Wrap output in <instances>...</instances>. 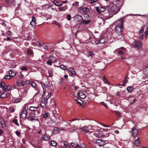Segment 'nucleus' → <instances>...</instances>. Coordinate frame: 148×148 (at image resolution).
<instances>
[{
    "mask_svg": "<svg viewBox=\"0 0 148 148\" xmlns=\"http://www.w3.org/2000/svg\"><path fill=\"white\" fill-rule=\"evenodd\" d=\"M16 83L17 86L19 87H21L22 86H23L24 85V84L22 82L17 81Z\"/></svg>",
    "mask_w": 148,
    "mask_h": 148,
    "instance_id": "7c9ffc66",
    "label": "nucleus"
},
{
    "mask_svg": "<svg viewBox=\"0 0 148 148\" xmlns=\"http://www.w3.org/2000/svg\"><path fill=\"white\" fill-rule=\"evenodd\" d=\"M48 73L49 77H52L53 76V71L52 69H50L48 71Z\"/></svg>",
    "mask_w": 148,
    "mask_h": 148,
    "instance_id": "f704fd0d",
    "label": "nucleus"
},
{
    "mask_svg": "<svg viewBox=\"0 0 148 148\" xmlns=\"http://www.w3.org/2000/svg\"><path fill=\"white\" fill-rule=\"evenodd\" d=\"M9 73L11 77L14 76L16 74V72L11 70L9 71Z\"/></svg>",
    "mask_w": 148,
    "mask_h": 148,
    "instance_id": "cd10ccee",
    "label": "nucleus"
},
{
    "mask_svg": "<svg viewBox=\"0 0 148 148\" xmlns=\"http://www.w3.org/2000/svg\"><path fill=\"white\" fill-rule=\"evenodd\" d=\"M98 14L99 15H101L102 12H103L105 10L104 8L100 7V8L96 7L95 8Z\"/></svg>",
    "mask_w": 148,
    "mask_h": 148,
    "instance_id": "1a4fd4ad",
    "label": "nucleus"
},
{
    "mask_svg": "<svg viewBox=\"0 0 148 148\" xmlns=\"http://www.w3.org/2000/svg\"><path fill=\"white\" fill-rule=\"evenodd\" d=\"M87 54L88 55L90 56H92L94 55V53L90 51H87Z\"/></svg>",
    "mask_w": 148,
    "mask_h": 148,
    "instance_id": "c9c22d12",
    "label": "nucleus"
},
{
    "mask_svg": "<svg viewBox=\"0 0 148 148\" xmlns=\"http://www.w3.org/2000/svg\"><path fill=\"white\" fill-rule=\"evenodd\" d=\"M74 19L77 21H79L82 20V17L79 15H76L74 17Z\"/></svg>",
    "mask_w": 148,
    "mask_h": 148,
    "instance_id": "412c9836",
    "label": "nucleus"
},
{
    "mask_svg": "<svg viewBox=\"0 0 148 148\" xmlns=\"http://www.w3.org/2000/svg\"><path fill=\"white\" fill-rule=\"evenodd\" d=\"M75 100L76 101L77 103L80 105H81L83 103L82 100L79 98H77L76 99H75Z\"/></svg>",
    "mask_w": 148,
    "mask_h": 148,
    "instance_id": "b1692460",
    "label": "nucleus"
},
{
    "mask_svg": "<svg viewBox=\"0 0 148 148\" xmlns=\"http://www.w3.org/2000/svg\"><path fill=\"white\" fill-rule=\"evenodd\" d=\"M27 112L25 108H23V110L22 112L21 113L20 117L21 118L24 119L27 116Z\"/></svg>",
    "mask_w": 148,
    "mask_h": 148,
    "instance_id": "9b49d317",
    "label": "nucleus"
},
{
    "mask_svg": "<svg viewBox=\"0 0 148 148\" xmlns=\"http://www.w3.org/2000/svg\"><path fill=\"white\" fill-rule=\"evenodd\" d=\"M125 51L126 49L125 48L123 47H121L120 49H119L116 50H115V51H118V53L119 54H122Z\"/></svg>",
    "mask_w": 148,
    "mask_h": 148,
    "instance_id": "a211bd4d",
    "label": "nucleus"
},
{
    "mask_svg": "<svg viewBox=\"0 0 148 148\" xmlns=\"http://www.w3.org/2000/svg\"><path fill=\"white\" fill-rule=\"evenodd\" d=\"M48 116V114L47 113H44L43 115V117L44 118H46Z\"/></svg>",
    "mask_w": 148,
    "mask_h": 148,
    "instance_id": "052dcab7",
    "label": "nucleus"
},
{
    "mask_svg": "<svg viewBox=\"0 0 148 148\" xmlns=\"http://www.w3.org/2000/svg\"><path fill=\"white\" fill-rule=\"evenodd\" d=\"M115 114L118 117H120L121 116V114L119 112H118L117 111H115Z\"/></svg>",
    "mask_w": 148,
    "mask_h": 148,
    "instance_id": "49530a36",
    "label": "nucleus"
},
{
    "mask_svg": "<svg viewBox=\"0 0 148 148\" xmlns=\"http://www.w3.org/2000/svg\"><path fill=\"white\" fill-rule=\"evenodd\" d=\"M90 22V20H87L85 21H83L81 22V23H84L86 24L89 23Z\"/></svg>",
    "mask_w": 148,
    "mask_h": 148,
    "instance_id": "37998d69",
    "label": "nucleus"
},
{
    "mask_svg": "<svg viewBox=\"0 0 148 148\" xmlns=\"http://www.w3.org/2000/svg\"><path fill=\"white\" fill-rule=\"evenodd\" d=\"M21 99L20 98H17L15 99V102L16 103H18L19 102L21 101Z\"/></svg>",
    "mask_w": 148,
    "mask_h": 148,
    "instance_id": "de8ad7c7",
    "label": "nucleus"
},
{
    "mask_svg": "<svg viewBox=\"0 0 148 148\" xmlns=\"http://www.w3.org/2000/svg\"><path fill=\"white\" fill-rule=\"evenodd\" d=\"M108 8V13L110 15H112V16L113 15L116 14L118 12L116 6L113 3H110Z\"/></svg>",
    "mask_w": 148,
    "mask_h": 148,
    "instance_id": "f03ea898",
    "label": "nucleus"
},
{
    "mask_svg": "<svg viewBox=\"0 0 148 148\" xmlns=\"http://www.w3.org/2000/svg\"><path fill=\"white\" fill-rule=\"evenodd\" d=\"M124 19V17H123L117 21L118 24L115 27V30L119 36V37H117L118 38H121L122 37V29L123 28V20Z\"/></svg>",
    "mask_w": 148,
    "mask_h": 148,
    "instance_id": "f257e3e1",
    "label": "nucleus"
},
{
    "mask_svg": "<svg viewBox=\"0 0 148 148\" xmlns=\"http://www.w3.org/2000/svg\"><path fill=\"white\" fill-rule=\"evenodd\" d=\"M59 131L60 130L59 128L57 127H55L53 129V134H56L58 133Z\"/></svg>",
    "mask_w": 148,
    "mask_h": 148,
    "instance_id": "5701e85b",
    "label": "nucleus"
},
{
    "mask_svg": "<svg viewBox=\"0 0 148 148\" xmlns=\"http://www.w3.org/2000/svg\"><path fill=\"white\" fill-rule=\"evenodd\" d=\"M97 137L99 138L108 137L109 136L108 134H107L106 135L101 134L99 133L97 134Z\"/></svg>",
    "mask_w": 148,
    "mask_h": 148,
    "instance_id": "393cba45",
    "label": "nucleus"
},
{
    "mask_svg": "<svg viewBox=\"0 0 148 148\" xmlns=\"http://www.w3.org/2000/svg\"><path fill=\"white\" fill-rule=\"evenodd\" d=\"M36 19L35 18L34 16H32V21L30 22V24L32 27H34L36 26Z\"/></svg>",
    "mask_w": 148,
    "mask_h": 148,
    "instance_id": "2eb2a0df",
    "label": "nucleus"
},
{
    "mask_svg": "<svg viewBox=\"0 0 148 148\" xmlns=\"http://www.w3.org/2000/svg\"><path fill=\"white\" fill-rule=\"evenodd\" d=\"M34 116L35 114H34L32 113L30 114L29 116L28 117V119L31 121H33V120L38 121V119H36L34 118Z\"/></svg>",
    "mask_w": 148,
    "mask_h": 148,
    "instance_id": "f3484780",
    "label": "nucleus"
},
{
    "mask_svg": "<svg viewBox=\"0 0 148 148\" xmlns=\"http://www.w3.org/2000/svg\"><path fill=\"white\" fill-rule=\"evenodd\" d=\"M51 145L53 146H55L57 145L56 143L54 140L51 141Z\"/></svg>",
    "mask_w": 148,
    "mask_h": 148,
    "instance_id": "4c0bfd02",
    "label": "nucleus"
},
{
    "mask_svg": "<svg viewBox=\"0 0 148 148\" xmlns=\"http://www.w3.org/2000/svg\"><path fill=\"white\" fill-rule=\"evenodd\" d=\"M67 20L69 21H70L71 18V15L70 14H68L67 15Z\"/></svg>",
    "mask_w": 148,
    "mask_h": 148,
    "instance_id": "e2e57ef3",
    "label": "nucleus"
},
{
    "mask_svg": "<svg viewBox=\"0 0 148 148\" xmlns=\"http://www.w3.org/2000/svg\"><path fill=\"white\" fill-rule=\"evenodd\" d=\"M127 82V80L126 79V77L125 78V79L123 81V82L124 83L123 84H120V85H123L124 86V84H125V83H126V82Z\"/></svg>",
    "mask_w": 148,
    "mask_h": 148,
    "instance_id": "6e6d98bb",
    "label": "nucleus"
},
{
    "mask_svg": "<svg viewBox=\"0 0 148 148\" xmlns=\"http://www.w3.org/2000/svg\"><path fill=\"white\" fill-rule=\"evenodd\" d=\"M50 94H51V93L50 92L46 96V100H45L46 101H47V100L50 97H51Z\"/></svg>",
    "mask_w": 148,
    "mask_h": 148,
    "instance_id": "3c124183",
    "label": "nucleus"
},
{
    "mask_svg": "<svg viewBox=\"0 0 148 148\" xmlns=\"http://www.w3.org/2000/svg\"><path fill=\"white\" fill-rule=\"evenodd\" d=\"M77 120H78V119L75 118L73 119L68 121L67 122V123L69 125L71 126V127L69 130V131L70 132H73L77 130L78 129V128L77 127L75 126V125H71V123L72 122Z\"/></svg>",
    "mask_w": 148,
    "mask_h": 148,
    "instance_id": "7ed1b4c3",
    "label": "nucleus"
},
{
    "mask_svg": "<svg viewBox=\"0 0 148 148\" xmlns=\"http://www.w3.org/2000/svg\"><path fill=\"white\" fill-rule=\"evenodd\" d=\"M105 41L104 40V39L103 38H102L99 40H97L95 41V43L97 44H103L105 42Z\"/></svg>",
    "mask_w": 148,
    "mask_h": 148,
    "instance_id": "aec40b11",
    "label": "nucleus"
},
{
    "mask_svg": "<svg viewBox=\"0 0 148 148\" xmlns=\"http://www.w3.org/2000/svg\"><path fill=\"white\" fill-rule=\"evenodd\" d=\"M51 103H53L54 105H56L54 100L53 99H51Z\"/></svg>",
    "mask_w": 148,
    "mask_h": 148,
    "instance_id": "13d9d810",
    "label": "nucleus"
},
{
    "mask_svg": "<svg viewBox=\"0 0 148 148\" xmlns=\"http://www.w3.org/2000/svg\"><path fill=\"white\" fill-rule=\"evenodd\" d=\"M79 4V2H75L73 4V5L75 6H77Z\"/></svg>",
    "mask_w": 148,
    "mask_h": 148,
    "instance_id": "4d7b16f0",
    "label": "nucleus"
},
{
    "mask_svg": "<svg viewBox=\"0 0 148 148\" xmlns=\"http://www.w3.org/2000/svg\"><path fill=\"white\" fill-rule=\"evenodd\" d=\"M7 96V95L6 94L3 93L1 94L0 95V97L1 98H4L6 97Z\"/></svg>",
    "mask_w": 148,
    "mask_h": 148,
    "instance_id": "79ce46f5",
    "label": "nucleus"
},
{
    "mask_svg": "<svg viewBox=\"0 0 148 148\" xmlns=\"http://www.w3.org/2000/svg\"><path fill=\"white\" fill-rule=\"evenodd\" d=\"M53 2L57 6H61L62 5V3H61L60 2H58L56 1H54Z\"/></svg>",
    "mask_w": 148,
    "mask_h": 148,
    "instance_id": "c756f323",
    "label": "nucleus"
},
{
    "mask_svg": "<svg viewBox=\"0 0 148 148\" xmlns=\"http://www.w3.org/2000/svg\"><path fill=\"white\" fill-rule=\"evenodd\" d=\"M12 87L10 85H5V84L2 88V90L3 91L6 92L9 91L10 89H12Z\"/></svg>",
    "mask_w": 148,
    "mask_h": 148,
    "instance_id": "ddd939ff",
    "label": "nucleus"
},
{
    "mask_svg": "<svg viewBox=\"0 0 148 148\" xmlns=\"http://www.w3.org/2000/svg\"><path fill=\"white\" fill-rule=\"evenodd\" d=\"M54 24H55L56 25H57L59 27H61L60 24L58 22H56L55 23H54Z\"/></svg>",
    "mask_w": 148,
    "mask_h": 148,
    "instance_id": "0e129e2a",
    "label": "nucleus"
},
{
    "mask_svg": "<svg viewBox=\"0 0 148 148\" xmlns=\"http://www.w3.org/2000/svg\"><path fill=\"white\" fill-rule=\"evenodd\" d=\"M133 45L134 48H136L138 49H140L142 47V44L141 42L139 41H136L133 42Z\"/></svg>",
    "mask_w": 148,
    "mask_h": 148,
    "instance_id": "0eeeda50",
    "label": "nucleus"
},
{
    "mask_svg": "<svg viewBox=\"0 0 148 148\" xmlns=\"http://www.w3.org/2000/svg\"><path fill=\"white\" fill-rule=\"evenodd\" d=\"M59 10L60 11H64L65 10V9L64 8V7H62L59 8Z\"/></svg>",
    "mask_w": 148,
    "mask_h": 148,
    "instance_id": "09e8293b",
    "label": "nucleus"
},
{
    "mask_svg": "<svg viewBox=\"0 0 148 148\" xmlns=\"http://www.w3.org/2000/svg\"><path fill=\"white\" fill-rule=\"evenodd\" d=\"M48 60L47 62V64L51 66L53 63H55L56 58L53 56H49L48 58Z\"/></svg>",
    "mask_w": 148,
    "mask_h": 148,
    "instance_id": "423d86ee",
    "label": "nucleus"
},
{
    "mask_svg": "<svg viewBox=\"0 0 148 148\" xmlns=\"http://www.w3.org/2000/svg\"><path fill=\"white\" fill-rule=\"evenodd\" d=\"M80 130H83L85 132L91 133L93 130L92 127L90 126H84L81 127L80 128Z\"/></svg>",
    "mask_w": 148,
    "mask_h": 148,
    "instance_id": "20e7f679",
    "label": "nucleus"
},
{
    "mask_svg": "<svg viewBox=\"0 0 148 148\" xmlns=\"http://www.w3.org/2000/svg\"><path fill=\"white\" fill-rule=\"evenodd\" d=\"M31 85L34 88H35L36 86V84L34 82H33L31 83Z\"/></svg>",
    "mask_w": 148,
    "mask_h": 148,
    "instance_id": "603ef678",
    "label": "nucleus"
},
{
    "mask_svg": "<svg viewBox=\"0 0 148 148\" xmlns=\"http://www.w3.org/2000/svg\"><path fill=\"white\" fill-rule=\"evenodd\" d=\"M132 135L133 136V137H136L138 133L137 130L135 127H134L132 128Z\"/></svg>",
    "mask_w": 148,
    "mask_h": 148,
    "instance_id": "dca6fc26",
    "label": "nucleus"
},
{
    "mask_svg": "<svg viewBox=\"0 0 148 148\" xmlns=\"http://www.w3.org/2000/svg\"><path fill=\"white\" fill-rule=\"evenodd\" d=\"M96 143L99 144V145L100 146H102L105 144V143L102 140L100 139H97L96 140Z\"/></svg>",
    "mask_w": 148,
    "mask_h": 148,
    "instance_id": "6ab92c4d",
    "label": "nucleus"
},
{
    "mask_svg": "<svg viewBox=\"0 0 148 148\" xmlns=\"http://www.w3.org/2000/svg\"><path fill=\"white\" fill-rule=\"evenodd\" d=\"M60 67V68L64 70H66L67 69V67L66 66L63 65H61Z\"/></svg>",
    "mask_w": 148,
    "mask_h": 148,
    "instance_id": "58836bf2",
    "label": "nucleus"
},
{
    "mask_svg": "<svg viewBox=\"0 0 148 148\" xmlns=\"http://www.w3.org/2000/svg\"><path fill=\"white\" fill-rule=\"evenodd\" d=\"M21 69L22 70H24V71H26L27 70V68H26V67L25 66H24L22 67Z\"/></svg>",
    "mask_w": 148,
    "mask_h": 148,
    "instance_id": "69168bd1",
    "label": "nucleus"
},
{
    "mask_svg": "<svg viewBox=\"0 0 148 148\" xmlns=\"http://www.w3.org/2000/svg\"><path fill=\"white\" fill-rule=\"evenodd\" d=\"M42 138L43 140H49L50 138V137L47 135L45 134L43 135V136Z\"/></svg>",
    "mask_w": 148,
    "mask_h": 148,
    "instance_id": "a878e982",
    "label": "nucleus"
},
{
    "mask_svg": "<svg viewBox=\"0 0 148 148\" xmlns=\"http://www.w3.org/2000/svg\"><path fill=\"white\" fill-rule=\"evenodd\" d=\"M140 138L138 137L137 139L135 141V145L136 146H138L140 144Z\"/></svg>",
    "mask_w": 148,
    "mask_h": 148,
    "instance_id": "c85d7f7f",
    "label": "nucleus"
},
{
    "mask_svg": "<svg viewBox=\"0 0 148 148\" xmlns=\"http://www.w3.org/2000/svg\"><path fill=\"white\" fill-rule=\"evenodd\" d=\"M7 35L10 36H11L12 35L11 32L10 31H8L7 32Z\"/></svg>",
    "mask_w": 148,
    "mask_h": 148,
    "instance_id": "774afa93",
    "label": "nucleus"
},
{
    "mask_svg": "<svg viewBox=\"0 0 148 148\" xmlns=\"http://www.w3.org/2000/svg\"><path fill=\"white\" fill-rule=\"evenodd\" d=\"M45 101H46L45 100H44L43 101H42L41 103L40 106L43 108H45L46 105Z\"/></svg>",
    "mask_w": 148,
    "mask_h": 148,
    "instance_id": "2f4dec72",
    "label": "nucleus"
},
{
    "mask_svg": "<svg viewBox=\"0 0 148 148\" xmlns=\"http://www.w3.org/2000/svg\"><path fill=\"white\" fill-rule=\"evenodd\" d=\"M108 14H109L108 12L104 13L103 14H102L101 15H100V18L103 19H109L112 16H109Z\"/></svg>",
    "mask_w": 148,
    "mask_h": 148,
    "instance_id": "6e6552de",
    "label": "nucleus"
},
{
    "mask_svg": "<svg viewBox=\"0 0 148 148\" xmlns=\"http://www.w3.org/2000/svg\"><path fill=\"white\" fill-rule=\"evenodd\" d=\"M133 88L130 86H128L127 88V90L129 92H131L133 90Z\"/></svg>",
    "mask_w": 148,
    "mask_h": 148,
    "instance_id": "473e14b6",
    "label": "nucleus"
},
{
    "mask_svg": "<svg viewBox=\"0 0 148 148\" xmlns=\"http://www.w3.org/2000/svg\"><path fill=\"white\" fill-rule=\"evenodd\" d=\"M11 77L10 75H5L4 77V78L5 79H10L11 78Z\"/></svg>",
    "mask_w": 148,
    "mask_h": 148,
    "instance_id": "c03bdc74",
    "label": "nucleus"
},
{
    "mask_svg": "<svg viewBox=\"0 0 148 148\" xmlns=\"http://www.w3.org/2000/svg\"><path fill=\"white\" fill-rule=\"evenodd\" d=\"M19 90L22 92L21 96L22 97H25L28 92V89L27 88H25L24 90L20 89Z\"/></svg>",
    "mask_w": 148,
    "mask_h": 148,
    "instance_id": "f8f14e48",
    "label": "nucleus"
},
{
    "mask_svg": "<svg viewBox=\"0 0 148 148\" xmlns=\"http://www.w3.org/2000/svg\"><path fill=\"white\" fill-rule=\"evenodd\" d=\"M77 94L78 97L82 99H84L86 97L85 92L82 90L78 92Z\"/></svg>",
    "mask_w": 148,
    "mask_h": 148,
    "instance_id": "9d476101",
    "label": "nucleus"
},
{
    "mask_svg": "<svg viewBox=\"0 0 148 148\" xmlns=\"http://www.w3.org/2000/svg\"><path fill=\"white\" fill-rule=\"evenodd\" d=\"M103 81L104 83L105 84H109V82L108 81L107 79L104 76H103Z\"/></svg>",
    "mask_w": 148,
    "mask_h": 148,
    "instance_id": "72a5a7b5",
    "label": "nucleus"
},
{
    "mask_svg": "<svg viewBox=\"0 0 148 148\" xmlns=\"http://www.w3.org/2000/svg\"><path fill=\"white\" fill-rule=\"evenodd\" d=\"M5 83L3 82H0V87L2 88L5 86Z\"/></svg>",
    "mask_w": 148,
    "mask_h": 148,
    "instance_id": "e433bc0d",
    "label": "nucleus"
},
{
    "mask_svg": "<svg viewBox=\"0 0 148 148\" xmlns=\"http://www.w3.org/2000/svg\"><path fill=\"white\" fill-rule=\"evenodd\" d=\"M63 145L64 146V147H65L67 146L68 143L66 142H63Z\"/></svg>",
    "mask_w": 148,
    "mask_h": 148,
    "instance_id": "bf43d9fd",
    "label": "nucleus"
},
{
    "mask_svg": "<svg viewBox=\"0 0 148 148\" xmlns=\"http://www.w3.org/2000/svg\"><path fill=\"white\" fill-rule=\"evenodd\" d=\"M38 107L30 106L29 108V110L31 111H36L38 109Z\"/></svg>",
    "mask_w": 148,
    "mask_h": 148,
    "instance_id": "bb28decb",
    "label": "nucleus"
},
{
    "mask_svg": "<svg viewBox=\"0 0 148 148\" xmlns=\"http://www.w3.org/2000/svg\"><path fill=\"white\" fill-rule=\"evenodd\" d=\"M27 53L29 55H32V51L31 50L27 49Z\"/></svg>",
    "mask_w": 148,
    "mask_h": 148,
    "instance_id": "a19ab883",
    "label": "nucleus"
},
{
    "mask_svg": "<svg viewBox=\"0 0 148 148\" xmlns=\"http://www.w3.org/2000/svg\"><path fill=\"white\" fill-rule=\"evenodd\" d=\"M9 110L11 112H12L14 111V108L12 107H10L9 108Z\"/></svg>",
    "mask_w": 148,
    "mask_h": 148,
    "instance_id": "864d4df0",
    "label": "nucleus"
},
{
    "mask_svg": "<svg viewBox=\"0 0 148 148\" xmlns=\"http://www.w3.org/2000/svg\"><path fill=\"white\" fill-rule=\"evenodd\" d=\"M71 145L72 146L75 147L76 148H78V144H76L74 143H71Z\"/></svg>",
    "mask_w": 148,
    "mask_h": 148,
    "instance_id": "ea45409f",
    "label": "nucleus"
},
{
    "mask_svg": "<svg viewBox=\"0 0 148 148\" xmlns=\"http://www.w3.org/2000/svg\"><path fill=\"white\" fill-rule=\"evenodd\" d=\"M101 104L104 106L106 108H108V106L107 105L103 102H102L101 103Z\"/></svg>",
    "mask_w": 148,
    "mask_h": 148,
    "instance_id": "5fc2aeb1",
    "label": "nucleus"
},
{
    "mask_svg": "<svg viewBox=\"0 0 148 148\" xmlns=\"http://www.w3.org/2000/svg\"><path fill=\"white\" fill-rule=\"evenodd\" d=\"M79 148H85L86 146L84 144H81L79 146Z\"/></svg>",
    "mask_w": 148,
    "mask_h": 148,
    "instance_id": "a18cd8bd",
    "label": "nucleus"
},
{
    "mask_svg": "<svg viewBox=\"0 0 148 148\" xmlns=\"http://www.w3.org/2000/svg\"><path fill=\"white\" fill-rule=\"evenodd\" d=\"M143 33H144V34H145L146 38L148 34V27L147 26H144L142 27L139 32V34H140Z\"/></svg>",
    "mask_w": 148,
    "mask_h": 148,
    "instance_id": "39448f33",
    "label": "nucleus"
},
{
    "mask_svg": "<svg viewBox=\"0 0 148 148\" xmlns=\"http://www.w3.org/2000/svg\"><path fill=\"white\" fill-rule=\"evenodd\" d=\"M143 73L145 75V76L143 77L144 79H146L148 77V67H146L143 70Z\"/></svg>",
    "mask_w": 148,
    "mask_h": 148,
    "instance_id": "4468645a",
    "label": "nucleus"
},
{
    "mask_svg": "<svg viewBox=\"0 0 148 148\" xmlns=\"http://www.w3.org/2000/svg\"><path fill=\"white\" fill-rule=\"evenodd\" d=\"M12 122L16 125H18L19 124L17 122V121L16 119H14L12 121Z\"/></svg>",
    "mask_w": 148,
    "mask_h": 148,
    "instance_id": "8fccbe9b",
    "label": "nucleus"
},
{
    "mask_svg": "<svg viewBox=\"0 0 148 148\" xmlns=\"http://www.w3.org/2000/svg\"><path fill=\"white\" fill-rule=\"evenodd\" d=\"M84 16L85 18H88L89 17L88 15L84 13Z\"/></svg>",
    "mask_w": 148,
    "mask_h": 148,
    "instance_id": "680f3d73",
    "label": "nucleus"
},
{
    "mask_svg": "<svg viewBox=\"0 0 148 148\" xmlns=\"http://www.w3.org/2000/svg\"><path fill=\"white\" fill-rule=\"evenodd\" d=\"M15 133L18 136L19 135H20L21 134L18 131H16L15 132Z\"/></svg>",
    "mask_w": 148,
    "mask_h": 148,
    "instance_id": "338daca9",
    "label": "nucleus"
},
{
    "mask_svg": "<svg viewBox=\"0 0 148 148\" xmlns=\"http://www.w3.org/2000/svg\"><path fill=\"white\" fill-rule=\"evenodd\" d=\"M68 70L73 76H75L76 75L75 72L72 68H69L68 69Z\"/></svg>",
    "mask_w": 148,
    "mask_h": 148,
    "instance_id": "4be33fe9",
    "label": "nucleus"
}]
</instances>
